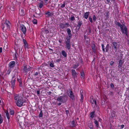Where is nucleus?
Here are the masks:
<instances>
[{
	"label": "nucleus",
	"instance_id": "57",
	"mask_svg": "<svg viewBox=\"0 0 129 129\" xmlns=\"http://www.w3.org/2000/svg\"><path fill=\"white\" fill-rule=\"evenodd\" d=\"M38 75V72H35L34 73V75L35 76H37Z\"/></svg>",
	"mask_w": 129,
	"mask_h": 129
},
{
	"label": "nucleus",
	"instance_id": "12",
	"mask_svg": "<svg viewBox=\"0 0 129 129\" xmlns=\"http://www.w3.org/2000/svg\"><path fill=\"white\" fill-rule=\"evenodd\" d=\"M20 29L21 31L23 32V34L25 35L26 29V27L24 26V25L23 24L21 25Z\"/></svg>",
	"mask_w": 129,
	"mask_h": 129
},
{
	"label": "nucleus",
	"instance_id": "43",
	"mask_svg": "<svg viewBox=\"0 0 129 129\" xmlns=\"http://www.w3.org/2000/svg\"><path fill=\"white\" fill-rule=\"evenodd\" d=\"M93 19L94 21H96V18L95 15H94L93 16Z\"/></svg>",
	"mask_w": 129,
	"mask_h": 129
},
{
	"label": "nucleus",
	"instance_id": "6",
	"mask_svg": "<svg viewBox=\"0 0 129 129\" xmlns=\"http://www.w3.org/2000/svg\"><path fill=\"white\" fill-rule=\"evenodd\" d=\"M25 101L23 100L22 98L20 100L17 101V102H15L16 105L19 107H21L23 106V104L25 103Z\"/></svg>",
	"mask_w": 129,
	"mask_h": 129
},
{
	"label": "nucleus",
	"instance_id": "2",
	"mask_svg": "<svg viewBox=\"0 0 129 129\" xmlns=\"http://www.w3.org/2000/svg\"><path fill=\"white\" fill-rule=\"evenodd\" d=\"M23 72L24 74L26 75L29 71L32 70V68L29 66H27L26 64L24 63L22 66Z\"/></svg>",
	"mask_w": 129,
	"mask_h": 129
},
{
	"label": "nucleus",
	"instance_id": "34",
	"mask_svg": "<svg viewBox=\"0 0 129 129\" xmlns=\"http://www.w3.org/2000/svg\"><path fill=\"white\" fill-rule=\"evenodd\" d=\"M17 80L19 83L22 82V79L20 77H19V78L18 77Z\"/></svg>",
	"mask_w": 129,
	"mask_h": 129
},
{
	"label": "nucleus",
	"instance_id": "54",
	"mask_svg": "<svg viewBox=\"0 0 129 129\" xmlns=\"http://www.w3.org/2000/svg\"><path fill=\"white\" fill-rule=\"evenodd\" d=\"M88 32L89 33H91V30L90 28H89L88 29Z\"/></svg>",
	"mask_w": 129,
	"mask_h": 129
},
{
	"label": "nucleus",
	"instance_id": "7",
	"mask_svg": "<svg viewBox=\"0 0 129 129\" xmlns=\"http://www.w3.org/2000/svg\"><path fill=\"white\" fill-rule=\"evenodd\" d=\"M15 76L14 75L12 77V80L11 82V87L13 89L15 88L16 79L15 78Z\"/></svg>",
	"mask_w": 129,
	"mask_h": 129
},
{
	"label": "nucleus",
	"instance_id": "25",
	"mask_svg": "<svg viewBox=\"0 0 129 129\" xmlns=\"http://www.w3.org/2000/svg\"><path fill=\"white\" fill-rule=\"evenodd\" d=\"M80 74L81 78H82V79H84V78L85 76L84 72L83 71L82 72H80Z\"/></svg>",
	"mask_w": 129,
	"mask_h": 129
},
{
	"label": "nucleus",
	"instance_id": "20",
	"mask_svg": "<svg viewBox=\"0 0 129 129\" xmlns=\"http://www.w3.org/2000/svg\"><path fill=\"white\" fill-rule=\"evenodd\" d=\"M118 62V66H119V67L120 68L122 67V65L123 63V60H122L121 59H120Z\"/></svg>",
	"mask_w": 129,
	"mask_h": 129
},
{
	"label": "nucleus",
	"instance_id": "29",
	"mask_svg": "<svg viewBox=\"0 0 129 129\" xmlns=\"http://www.w3.org/2000/svg\"><path fill=\"white\" fill-rule=\"evenodd\" d=\"M94 123L96 125V126L98 128V127H99V122H98V121L97 120H95L94 121Z\"/></svg>",
	"mask_w": 129,
	"mask_h": 129
},
{
	"label": "nucleus",
	"instance_id": "13",
	"mask_svg": "<svg viewBox=\"0 0 129 129\" xmlns=\"http://www.w3.org/2000/svg\"><path fill=\"white\" fill-rule=\"evenodd\" d=\"M15 65V62L14 61L10 62L9 64V67L10 69H12L14 67Z\"/></svg>",
	"mask_w": 129,
	"mask_h": 129
},
{
	"label": "nucleus",
	"instance_id": "15",
	"mask_svg": "<svg viewBox=\"0 0 129 129\" xmlns=\"http://www.w3.org/2000/svg\"><path fill=\"white\" fill-rule=\"evenodd\" d=\"M38 4L39 8H42L43 6V2L42 1L39 0L38 1Z\"/></svg>",
	"mask_w": 129,
	"mask_h": 129
},
{
	"label": "nucleus",
	"instance_id": "40",
	"mask_svg": "<svg viewBox=\"0 0 129 129\" xmlns=\"http://www.w3.org/2000/svg\"><path fill=\"white\" fill-rule=\"evenodd\" d=\"M103 99L104 100L103 101H104V102L105 103L107 101V98L106 96H105L103 97Z\"/></svg>",
	"mask_w": 129,
	"mask_h": 129
},
{
	"label": "nucleus",
	"instance_id": "4",
	"mask_svg": "<svg viewBox=\"0 0 129 129\" xmlns=\"http://www.w3.org/2000/svg\"><path fill=\"white\" fill-rule=\"evenodd\" d=\"M57 100L59 102L64 103L66 102L67 97L65 96H61L58 97L57 99Z\"/></svg>",
	"mask_w": 129,
	"mask_h": 129
},
{
	"label": "nucleus",
	"instance_id": "38",
	"mask_svg": "<svg viewBox=\"0 0 129 129\" xmlns=\"http://www.w3.org/2000/svg\"><path fill=\"white\" fill-rule=\"evenodd\" d=\"M24 44V47L25 48H28V44H27V42L26 43Z\"/></svg>",
	"mask_w": 129,
	"mask_h": 129
},
{
	"label": "nucleus",
	"instance_id": "45",
	"mask_svg": "<svg viewBox=\"0 0 129 129\" xmlns=\"http://www.w3.org/2000/svg\"><path fill=\"white\" fill-rule=\"evenodd\" d=\"M19 87H20V89H21V88H23V86L22 85V83H19Z\"/></svg>",
	"mask_w": 129,
	"mask_h": 129
},
{
	"label": "nucleus",
	"instance_id": "41",
	"mask_svg": "<svg viewBox=\"0 0 129 129\" xmlns=\"http://www.w3.org/2000/svg\"><path fill=\"white\" fill-rule=\"evenodd\" d=\"M90 125H89V128L90 129H93V126L92 123H90L89 124Z\"/></svg>",
	"mask_w": 129,
	"mask_h": 129
},
{
	"label": "nucleus",
	"instance_id": "58",
	"mask_svg": "<svg viewBox=\"0 0 129 129\" xmlns=\"http://www.w3.org/2000/svg\"><path fill=\"white\" fill-rule=\"evenodd\" d=\"M61 59H59L56 60V62H59L60 61H61Z\"/></svg>",
	"mask_w": 129,
	"mask_h": 129
},
{
	"label": "nucleus",
	"instance_id": "53",
	"mask_svg": "<svg viewBox=\"0 0 129 129\" xmlns=\"http://www.w3.org/2000/svg\"><path fill=\"white\" fill-rule=\"evenodd\" d=\"M23 41L24 44H25L26 43H27V42L26 41V40H25L24 39H23Z\"/></svg>",
	"mask_w": 129,
	"mask_h": 129
},
{
	"label": "nucleus",
	"instance_id": "56",
	"mask_svg": "<svg viewBox=\"0 0 129 129\" xmlns=\"http://www.w3.org/2000/svg\"><path fill=\"white\" fill-rule=\"evenodd\" d=\"M37 93L38 95L40 94V91L39 90H37Z\"/></svg>",
	"mask_w": 129,
	"mask_h": 129
},
{
	"label": "nucleus",
	"instance_id": "1",
	"mask_svg": "<svg viewBox=\"0 0 129 129\" xmlns=\"http://www.w3.org/2000/svg\"><path fill=\"white\" fill-rule=\"evenodd\" d=\"M120 22H120L117 21H116L115 23L116 25L120 27L122 33L125 34L126 36H128L127 28L125 25V22L123 20H121L120 21Z\"/></svg>",
	"mask_w": 129,
	"mask_h": 129
},
{
	"label": "nucleus",
	"instance_id": "37",
	"mask_svg": "<svg viewBox=\"0 0 129 129\" xmlns=\"http://www.w3.org/2000/svg\"><path fill=\"white\" fill-rule=\"evenodd\" d=\"M43 112L42 110H41L40 113L39 115V117H43Z\"/></svg>",
	"mask_w": 129,
	"mask_h": 129
},
{
	"label": "nucleus",
	"instance_id": "27",
	"mask_svg": "<svg viewBox=\"0 0 129 129\" xmlns=\"http://www.w3.org/2000/svg\"><path fill=\"white\" fill-rule=\"evenodd\" d=\"M109 44H107L106 47L105 48L106 49V52H108L109 49Z\"/></svg>",
	"mask_w": 129,
	"mask_h": 129
},
{
	"label": "nucleus",
	"instance_id": "30",
	"mask_svg": "<svg viewBox=\"0 0 129 129\" xmlns=\"http://www.w3.org/2000/svg\"><path fill=\"white\" fill-rule=\"evenodd\" d=\"M6 115L7 117V119H8V120L9 121V120L10 119V118L9 114L8 112V111L6 112Z\"/></svg>",
	"mask_w": 129,
	"mask_h": 129
},
{
	"label": "nucleus",
	"instance_id": "50",
	"mask_svg": "<svg viewBox=\"0 0 129 129\" xmlns=\"http://www.w3.org/2000/svg\"><path fill=\"white\" fill-rule=\"evenodd\" d=\"M78 67L76 64H75L73 66V68L74 69H76Z\"/></svg>",
	"mask_w": 129,
	"mask_h": 129
},
{
	"label": "nucleus",
	"instance_id": "51",
	"mask_svg": "<svg viewBox=\"0 0 129 129\" xmlns=\"http://www.w3.org/2000/svg\"><path fill=\"white\" fill-rule=\"evenodd\" d=\"M114 63V62L113 60L111 61L110 62V64L111 66H112L113 65Z\"/></svg>",
	"mask_w": 129,
	"mask_h": 129
},
{
	"label": "nucleus",
	"instance_id": "10",
	"mask_svg": "<svg viewBox=\"0 0 129 129\" xmlns=\"http://www.w3.org/2000/svg\"><path fill=\"white\" fill-rule=\"evenodd\" d=\"M69 94L68 95L70 98L72 100H75V95L73 93V92L72 90L70 89H69Z\"/></svg>",
	"mask_w": 129,
	"mask_h": 129
},
{
	"label": "nucleus",
	"instance_id": "39",
	"mask_svg": "<svg viewBox=\"0 0 129 129\" xmlns=\"http://www.w3.org/2000/svg\"><path fill=\"white\" fill-rule=\"evenodd\" d=\"M50 66L51 67L53 68L54 67V63L51 62L50 63Z\"/></svg>",
	"mask_w": 129,
	"mask_h": 129
},
{
	"label": "nucleus",
	"instance_id": "3",
	"mask_svg": "<svg viewBox=\"0 0 129 129\" xmlns=\"http://www.w3.org/2000/svg\"><path fill=\"white\" fill-rule=\"evenodd\" d=\"M71 38H69L68 36L66 37L65 39V43L66 46V48L69 50L71 47V42L70 39Z\"/></svg>",
	"mask_w": 129,
	"mask_h": 129
},
{
	"label": "nucleus",
	"instance_id": "35",
	"mask_svg": "<svg viewBox=\"0 0 129 129\" xmlns=\"http://www.w3.org/2000/svg\"><path fill=\"white\" fill-rule=\"evenodd\" d=\"M102 48V50L103 52H105V50L104 48V46L103 44H102L101 45Z\"/></svg>",
	"mask_w": 129,
	"mask_h": 129
},
{
	"label": "nucleus",
	"instance_id": "11",
	"mask_svg": "<svg viewBox=\"0 0 129 129\" xmlns=\"http://www.w3.org/2000/svg\"><path fill=\"white\" fill-rule=\"evenodd\" d=\"M70 25L68 23H67L65 24L60 23L59 24V26L62 29H63L65 27H68Z\"/></svg>",
	"mask_w": 129,
	"mask_h": 129
},
{
	"label": "nucleus",
	"instance_id": "9",
	"mask_svg": "<svg viewBox=\"0 0 129 129\" xmlns=\"http://www.w3.org/2000/svg\"><path fill=\"white\" fill-rule=\"evenodd\" d=\"M14 98L15 102H17L19 100L23 98L19 94H15L14 95Z\"/></svg>",
	"mask_w": 129,
	"mask_h": 129
},
{
	"label": "nucleus",
	"instance_id": "8",
	"mask_svg": "<svg viewBox=\"0 0 129 129\" xmlns=\"http://www.w3.org/2000/svg\"><path fill=\"white\" fill-rule=\"evenodd\" d=\"M72 75L73 78L74 80H75L76 79H77V75L78 74L76 72L75 70L72 69L71 70Z\"/></svg>",
	"mask_w": 129,
	"mask_h": 129
},
{
	"label": "nucleus",
	"instance_id": "49",
	"mask_svg": "<svg viewBox=\"0 0 129 129\" xmlns=\"http://www.w3.org/2000/svg\"><path fill=\"white\" fill-rule=\"evenodd\" d=\"M44 32H45V33L46 34L49 33V32L48 30L46 29L44 30Z\"/></svg>",
	"mask_w": 129,
	"mask_h": 129
},
{
	"label": "nucleus",
	"instance_id": "22",
	"mask_svg": "<svg viewBox=\"0 0 129 129\" xmlns=\"http://www.w3.org/2000/svg\"><path fill=\"white\" fill-rule=\"evenodd\" d=\"M61 53L62 55L64 57H67V54L64 50H62L61 51Z\"/></svg>",
	"mask_w": 129,
	"mask_h": 129
},
{
	"label": "nucleus",
	"instance_id": "44",
	"mask_svg": "<svg viewBox=\"0 0 129 129\" xmlns=\"http://www.w3.org/2000/svg\"><path fill=\"white\" fill-rule=\"evenodd\" d=\"M10 114L11 115H13L14 113V112L13 110H11L10 111Z\"/></svg>",
	"mask_w": 129,
	"mask_h": 129
},
{
	"label": "nucleus",
	"instance_id": "32",
	"mask_svg": "<svg viewBox=\"0 0 129 129\" xmlns=\"http://www.w3.org/2000/svg\"><path fill=\"white\" fill-rule=\"evenodd\" d=\"M32 21L33 23L34 24H36L37 23V20L36 19H33L32 20Z\"/></svg>",
	"mask_w": 129,
	"mask_h": 129
},
{
	"label": "nucleus",
	"instance_id": "28",
	"mask_svg": "<svg viewBox=\"0 0 129 129\" xmlns=\"http://www.w3.org/2000/svg\"><path fill=\"white\" fill-rule=\"evenodd\" d=\"M69 19L71 21H74L75 20V17L73 15H71L70 18Z\"/></svg>",
	"mask_w": 129,
	"mask_h": 129
},
{
	"label": "nucleus",
	"instance_id": "63",
	"mask_svg": "<svg viewBox=\"0 0 129 129\" xmlns=\"http://www.w3.org/2000/svg\"><path fill=\"white\" fill-rule=\"evenodd\" d=\"M61 105V103H59L58 104V106H60Z\"/></svg>",
	"mask_w": 129,
	"mask_h": 129
},
{
	"label": "nucleus",
	"instance_id": "61",
	"mask_svg": "<svg viewBox=\"0 0 129 129\" xmlns=\"http://www.w3.org/2000/svg\"><path fill=\"white\" fill-rule=\"evenodd\" d=\"M124 126V125L123 124H122L121 125V128H123Z\"/></svg>",
	"mask_w": 129,
	"mask_h": 129
},
{
	"label": "nucleus",
	"instance_id": "21",
	"mask_svg": "<svg viewBox=\"0 0 129 129\" xmlns=\"http://www.w3.org/2000/svg\"><path fill=\"white\" fill-rule=\"evenodd\" d=\"M94 113L95 111H93V112H91L90 113V117L92 119L94 117Z\"/></svg>",
	"mask_w": 129,
	"mask_h": 129
},
{
	"label": "nucleus",
	"instance_id": "64",
	"mask_svg": "<svg viewBox=\"0 0 129 129\" xmlns=\"http://www.w3.org/2000/svg\"><path fill=\"white\" fill-rule=\"evenodd\" d=\"M79 63H78L77 64V67H78V66H79Z\"/></svg>",
	"mask_w": 129,
	"mask_h": 129
},
{
	"label": "nucleus",
	"instance_id": "33",
	"mask_svg": "<svg viewBox=\"0 0 129 129\" xmlns=\"http://www.w3.org/2000/svg\"><path fill=\"white\" fill-rule=\"evenodd\" d=\"M46 14L48 15V16H52L51 13L50 12L48 11L46 12Z\"/></svg>",
	"mask_w": 129,
	"mask_h": 129
},
{
	"label": "nucleus",
	"instance_id": "42",
	"mask_svg": "<svg viewBox=\"0 0 129 129\" xmlns=\"http://www.w3.org/2000/svg\"><path fill=\"white\" fill-rule=\"evenodd\" d=\"M68 109H65V110H66V113L67 114V116H68V114L69 113V111L68 110H67Z\"/></svg>",
	"mask_w": 129,
	"mask_h": 129
},
{
	"label": "nucleus",
	"instance_id": "36",
	"mask_svg": "<svg viewBox=\"0 0 129 129\" xmlns=\"http://www.w3.org/2000/svg\"><path fill=\"white\" fill-rule=\"evenodd\" d=\"M11 71V70L10 69H8L6 73V74L9 75Z\"/></svg>",
	"mask_w": 129,
	"mask_h": 129
},
{
	"label": "nucleus",
	"instance_id": "23",
	"mask_svg": "<svg viewBox=\"0 0 129 129\" xmlns=\"http://www.w3.org/2000/svg\"><path fill=\"white\" fill-rule=\"evenodd\" d=\"M76 125V124L75 121L74 120L72 121L71 124V126L72 127H74Z\"/></svg>",
	"mask_w": 129,
	"mask_h": 129
},
{
	"label": "nucleus",
	"instance_id": "47",
	"mask_svg": "<svg viewBox=\"0 0 129 129\" xmlns=\"http://www.w3.org/2000/svg\"><path fill=\"white\" fill-rule=\"evenodd\" d=\"M61 4V7L63 8L65 7L66 5L65 3H64L63 4Z\"/></svg>",
	"mask_w": 129,
	"mask_h": 129
},
{
	"label": "nucleus",
	"instance_id": "48",
	"mask_svg": "<svg viewBox=\"0 0 129 129\" xmlns=\"http://www.w3.org/2000/svg\"><path fill=\"white\" fill-rule=\"evenodd\" d=\"M3 121V117L1 118H0V124H1L2 123Z\"/></svg>",
	"mask_w": 129,
	"mask_h": 129
},
{
	"label": "nucleus",
	"instance_id": "17",
	"mask_svg": "<svg viewBox=\"0 0 129 129\" xmlns=\"http://www.w3.org/2000/svg\"><path fill=\"white\" fill-rule=\"evenodd\" d=\"M82 21L79 20L78 22V24L77 25V27H78V29H79L82 24Z\"/></svg>",
	"mask_w": 129,
	"mask_h": 129
},
{
	"label": "nucleus",
	"instance_id": "26",
	"mask_svg": "<svg viewBox=\"0 0 129 129\" xmlns=\"http://www.w3.org/2000/svg\"><path fill=\"white\" fill-rule=\"evenodd\" d=\"M94 100L93 97H91L90 98L89 101L92 104H94Z\"/></svg>",
	"mask_w": 129,
	"mask_h": 129
},
{
	"label": "nucleus",
	"instance_id": "52",
	"mask_svg": "<svg viewBox=\"0 0 129 129\" xmlns=\"http://www.w3.org/2000/svg\"><path fill=\"white\" fill-rule=\"evenodd\" d=\"M114 85L112 83H111L110 85V87L112 88H114Z\"/></svg>",
	"mask_w": 129,
	"mask_h": 129
},
{
	"label": "nucleus",
	"instance_id": "55",
	"mask_svg": "<svg viewBox=\"0 0 129 129\" xmlns=\"http://www.w3.org/2000/svg\"><path fill=\"white\" fill-rule=\"evenodd\" d=\"M47 93L48 95H50L52 93L51 91H49L47 92Z\"/></svg>",
	"mask_w": 129,
	"mask_h": 129
},
{
	"label": "nucleus",
	"instance_id": "5",
	"mask_svg": "<svg viewBox=\"0 0 129 129\" xmlns=\"http://www.w3.org/2000/svg\"><path fill=\"white\" fill-rule=\"evenodd\" d=\"M10 25L11 23L9 21L6 20L4 23V24L2 25L3 29V30L5 27H6L7 29H9Z\"/></svg>",
	"mask_w": 129,
	"mask_h": 129
},
{
	"label": "nucleus",
	"instance_id": "16",
	"mask_svg": "<svg viewBox=\"0 0 129 129\" xmlns=\"http://www.w3.org/2000/svg\"><path fill=\"white\" fill-rule=\"evenodd\" d=\"M112 44L113 45L114 50L115 51H116L117 49V43L116 42L114 41L113 42Z\"/></svg>",
	"mask_w": 129,
	"mask_h": 129
},
{
	"label": "nucleus",
	"instance_id": "46",
	"mask_svg": "<svg viewBox=\"0 0 129 129\" xmlns=\"http://www.w3.org/2000/svg\"><path fill=\"white\" fill-rule=\"evenodd\" d=\"M89 20L90 21L91 23H92V18H91L90 16H89Z\"/></svg>",
	"mask_w": 129,
	"mask_h": 129
},
{
	"label": "nucleus",
	"instance_id": "60",
	"mask_svg": "<svg viewBox=\"0 0 129 129\" xmlns=\"http://www.w3.org/2000/svg\"><path fill=\"white\" fill-rule=\"evenodd\" d=\"M45 3L46 4V5H47L48 4L47 3V1H48V0H44Z\"/></svg>",
	"mask_w": 129,
	"mask_h": 129
},
{
	"label": "nucleus",
	"instance_id": "31",
	"mask_svg": "<svg viewBox=\"0 0 129 129\" xmlns=\"http://www.w3.org/2000/svg\"><path fill=\"white\" fill-rule=\"evenodd\" d=\"M80 93H81V99L80 100L82 102L83 99V94H82L81 91H80Z\"/></svg>",
	"mask_w": 129,
	"mask_h": 129
},
{
	"label": "nucleus",
	"instance_id": "62",
	"mask_svg": "<svg viewBox=\"0 0 129 129\" xmlns=\"http://www.w3.org/2000/svg\"><path fill=\"white\" fill-rule=\"evenodd\" d=\"M2 47L0 48V53H2Z\"/></svg>",
	"mask_w": 129,
	"mask_h": 129
},
{
	"label": "nucleus",
	"instance_id": "14",
	"mask_svg": "<svg viewBox=\"0 0 129 129\" xmlns=\"http://www.w3.org/2000/svg\"><path fill=\"white\" fill-rule=\"evenodd\" d=\"M67 31L68 35H69L68 37L70 38H72V35L71 33V31L70 29L69 28H68L67 29Z\"/></svg>",
	"mask_w": 129,
	"mask_h": 129
},
{
	"label": "nucleus",
	"instance_id": "19",
	"mask_svg": "<svg viewBox=\"0 0 129 129\" xmlns=\"http://www.w3.org/2000/svg\"><path fill=\"white\" fill-rule=\"evenodd\" d=\"M91 47L94 53H95L96 52V48L95 44H93L92 45Z\"/></svg>",
	"mask_w": 129,
	"mask_h": 129
},
{
	"label": "nucleus",
	"instance_id": "59",
	"mask_svg": "<svg viewBox=\"0 0 129 129\" xmlns=\"http://www.w3.org/2000/svg\"><path fill=\"white\" fill-rule=\"evenodd\" d=\"M94 103L95 104V105H96L97 104H96V100H95V99H94Z\"/></svg>",
	"mask_w": 129,
	"mask_h": 129
},
{
	"label": "nucleus",
	"instance_id": "18",
	"mask_svg": "<svg viewBox=\"0 0 129 129\" xmlns=\"http://www.w3.org/2000/svg\"><path fill=\"white\" fill-rule=\"evenodd\" d=\"M89 13V12H86V13H85L83 17L87 19L88 17Z\"/></svg>",
	"mask_w": 129,
	"mask_h": 129
},
{
	"label": "nucleus",
	"instance_id": "24",
	"mask_svg": "<svg viewBox=\"0 0 129 129\" xmlns=\"http://www.w3.org/2000/svg\"><path fill=\"white\" fill-rule=\"evenodd\" d=\"M19 13L20 14V15H24V11L22 9L20 10L19 11Z\"/></svg>",
	"mask_w": 129,
	"mask_h": 129
}]
</instances>
